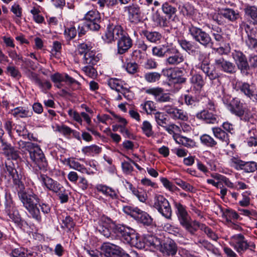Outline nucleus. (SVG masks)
Returning a JSON list of instances; mask_svg holds the SVG:
<instances>
[{"mask_svg":"<svg viewBox=\"0 0 257 257\" xmlns=\"http://www.w3.org/2000/svg\"><path fill=\"white\" fill-rule=\"evenodd\" d=\"M189 34L197 42L205 48L213 47L214 42L209 34L201 28L191 25L188 27Z\"/></svg>","mask_w":257,"mask_h":257,"instance_id":"obj_4","label":"nucleus"},{"mask_svg":"<svg viewBox=\"0 0 257 257\" xmlns=\"http://www.w3.org/2000/svg\"><path fill=\"white\" fill-rule=\"evenodd\" d=\"M176 213L181 226L189 232H192L197 225V221L192 220L188 214L186 207L179 202H174Z\"/></svg>","mask_w":257,"mask_h":257,"instance_id":"obj_3","label":"nucleus"},{"mask_svg":"<svg viewBox=\"0 0 257 257\" xmlns=\"http://www.w3.org/2000/svg\"><path fill=\"white\" fill-rule=\"evenodd\" d=\"M167 17V16L162 15L158 11H157L153 14L152 20L157 24V26L160 27H168L170 24L169 19H168Z\"/></svg>","mask_w":257,"mask_h":257,"instance_id":"obj_30","label":"nucleus"},{"mask_svg":"<svg viewBox=\"0 0 257 257\" xmlns=\"http://www.w3.org/2000/svg\"><path fill=\"white\" fill-rule=\"evenodd\" d=\"M121 249L119 246L110 243H104L101 246V250L105 257L117 256L119 253H121Z\"/></svg>","mask_w":257,"mask_h":257,"instance_id":"obj_24","label":"nucleus"},{"mask_svg":"<svg viewBox=\"0 0 257 257\" xmlns=\"http://www.w3.org/2000/svg\"><path fill=\"white\" fill-rule=\"evenodd\" d=\"M127 13L128 19L132 23L138 24L142 21L143 17L140 7L136 4H132L124 8Z\"/></svg>","mask_w":257,"mask_h":257,"instance_id":"obj_15","label":"nucleus"},{"mask_svg":"<svg viewBox=\"0 0 257 257\" xmlns=\"http://www.w3.org/2000/svg\"><path fill=\"white\" fill-rule=\"evenodd\" d=\"M142 129L143 133L148 137H151L154 135V132L153 131L152 129V125L151 123L147 120H145L143 122Z\"/></svg>","mask_w":257,"mask_h":257,"instance_id":"obj_56","label":"nucleus"},{"mask_svg":"<svg viewBox=\"0 0 257 257\" xmlns=\"http://www.w3.org/2000/svg\"><path fill=\"white\" fill-rule=\"evenodd\" d=\"M113 223L111 219L106 217H102L99 221V224L97 227L98 231L104 236L108 238L111 234L110 229H113L110 225Z\"/></svg>","mask_w":257,"mask_h":257,"instance_id":"obj_21","label":"nucleus"},{"mask_svg":"<svg viewBox=\"0 0 257 257\" xmlns=\"http://www.w3.org/2000/svg\"><path fill=\"white\" fill-rule=\"evenodd\" d=\"M240 29L244 30L246 36L244 38L242 36V39L244 41L246 45L249 49H254L257 48V39L255 38V31L250 26L245 22H242L240 25Z\"/></svg>","mask_w":257,"mask_h":257,"instance_id":"obj_9","label":"nucleus"},{"mask_svg":"<svg viewBox=\"0 0 257 257\" xmlns=\"http://www.w3.org/2000/svg\"><path fill=\"white\" fill-rule=\"evenodd\" d=\"M197 56L198 63L196 65V67L198 69H201L207 65H209L210 61L209 58L206 54L200 50H195V53Z\"/></svg>","mask_w":257,"mask_h":257,"instance_id":"obj_35","label":"nucleus"},{"mask_svg":"<svg viewBox=\"0 0 257 257\" xmlns=\"http://www.w3.org/2000/svg\"><path fill=\"white\" fill-rule=\"evenodd\" d=\"M233 167L237 170H243L247 173L253 172L257 170V163L255 162H244L238 159L233 158L230 160Z\"/></svg>","mask_w":257,"mask_h":257,"instance_id":"obj_13","label":"nucleus"},{"mask_svg":"<svg viewBox=\"0 0 257 257\" xmlns=\"http://www.w3.org/2000/svg\"><path fill=\"white\" fill-rule=\"evenodd\" d=\"M164 110L174 119L186 121L188 119L187 113L182 109L175 107L165 106Z\"/></svg>","mask_w":257,"mask_h":257,"instance_id":"obj_20","label":"nucleus"},{"mask_svg":"<svg viewBox=\"0 0 257 257\" xmlns=\"http://www.w3.org/2000/svg\"><path fill=\"white\" fill-rule=\"evenodd\" d=\"M190 82L197 91H200L205 83L203 76L200 74L193 75L190 78Z\"/></svg>","mask_w":257,"mask_h":257,"instance_id":"obj_37","label":"nucleus"},{"mask_svg":"<svg viewBox=\"0 0 257 257\" xmlns=\"http://www.w3.org/2000/svg\"><path fill=\"white\" fill-rule=\"evenodd\" d=\"M244 12L250 18L251 22L254 25H257V7L248 6L244 9Z\"/></svg>","mask_w":257,"mask_h":257,"instance_id":"obj_41","label":"nucleus"},{"mask_svg":"<svg viewBox=\"0 0 257 257\" xmlns=\"http://www.w3.org/2000/svg\"><path fill=\"white\" fill-rule=\"evenodd\" d=\"M153 207L161 215L168 219H170L172 211L168 200L161 195H156L154 198Z\"/></svg>","mask_w":257,"mask_h":257,"instance_id":"obj_5","label":"nucleus"},{"mask_svg":"<svg viewBox=\"0 0 257 257\" xmlns=\"http://www.w3.org/2000/svg\"><path fill=\"white\" fill-rule=\"evenodd\" d=\"M212 132L214 137L223 142L228 144L229 142V136L228 134L222 128L218 127H213Z\"/></svg>","mask_w":257,"mask_h":257,"instance_id":"obj_36","label":"nucleus"},{"mask_svg":"<svg viewBox=\"0 0 257 257\" xmlns=\"http://www.w3.org/2000/svg\"><path fill=\"white\" fill-rule=\"evenodd\" d=\"M28 249L19 247L13 249L10 253L12 257H26Z\"/></svg>","mask_w":257,"mask_h":257,"instance_id":"obj_60","label":"nucleus"},{"mask_svg":"<svg viewBox=\"0 0 257 257\" xmlns=\"http://www.w3.org/2000/svg\"><path fill=\"white\" fill-rule=\"evenodd\" d=\"M11 113L14 117L20 118L31 117L33 112L27 107H17L12 109Z\"/></svg>","mask_w":257,"mask_h":257,"instance_id":"obj_29","label":"nucleus"},{"mask_svg":"<svg viewBox=\"0 0 257 257\" xmlns=\"http://www.w3.org/2000/svg\"><path fill=\"white\" fill-rule=\"evenodd\" d=\"M99 54L93 51L86 53L83 57V63L88 65H94L99 61Z\"/></svg>","mask_w":257,"mask_h":257,"instance_id":"obj_34","label":"nucleus"},{"mask_svg":"<svg viewBox=\"0 0 257 257\" xmlns=\"http://www.w3.org/2000/svg\"><path fill=\"white\" fill-rule=\"evenodd\" d=\"M145 243L152 249H160L162 245V241L160 238L156 236H149L146 238Z\"/></svg>","mask_w":257,"mask_h":257,"instance_id":"obj_38","label":"nucleus"},{"mask_svg":"<svg viewBox=\"0 0 257 257\" xmlns=\"http://www.w3.org/2000/svg\"><path fill=\"white\" fill-rule=\"evenodd\" d=\"M154 118L159 126L165 127L167 124L168 119L167 116L164 112L157 111L154 113Z\"/></svg>","mask_w":257,"mask_h":257,"instance_id":"obj_44","label":"nucleus"},{"mask_svg":"<svg viewBox=\"0 0 257 257\" xmlns=\"http://www.w3.org/2000/svg\"><path fill=\"white\" fill-rule=\"evenodd\" d=\"M223 216L227 222H231V220H237L239 218V215L234 210L227 209L223 213Z\"/></svg>","mask_w":257,"mask_h":257,"instance_id":"obj_53","label":"nucleus"},{"mask_svg":"<svg viewBox=\"0 0 257 257\" xmlns=\"http://www.w3.org/2000/svg\"><path fill=\"white\" fill-rule=\"evenodd\" d=\"M200 69L205 73L206 76L208 77L210 80L214 79L219 75L214 68L211 69L210 63Z\"/></svg>","mask_w":257,"mask_h":257,"instance_id":"obj_47","label":"nucleus"},{"mask_svg":"<svg viewBox=\"0 0 257 257\" xmlns=\"http://www.w3.org/2000/svg\"><path fill=\"white\" fill-rule=\"evenodd\" d=\"M110 226L113 228L114 232L121 238L128 231V227L123 225H116L115 223H111Z\"/></svg>","mask_w":257,"mask_h":257,"instance_id":"obj_49","label":"nucleus"},{"mask_svg":"<svg viewBox=\"0 0 257 257\" xmlns=\"http://www.w3.org/2000/svg\"><path fill=\"white\" fill-rule=\"evenodd\" d=\"M146 93L152 95L156 101L158 102H172L173 99L171 98L170 94L164 93V89L161 87H153L146 90Z\"/></svg>","mask_w":257,"mask_h":257,"instance_id":"obj_12","label":"nucleus"},{"mask_svg":"<svg viewBox=\"0 0 257 257\" xmlns=\"http://www.w3.org/2000/svg\"><path fill=\"white\" fill-rule=\"evenodd\" d=\"M18 144L19 149H24L29 152L30 159L39 170L44 172L47 170L48 162L42 151L37 145L23 141H19Z\"/></svg>","mask_w":257,"mask_h":257,"instance_id":"obj_2","label":"nucleus"},{"mask_svg":"<svg viewBox=\"0 0 257 257\" xmlns=\"http://www.w3.org/2000/svg\"><path fill=\"white\" fill-rule=\"evenodd\" d=\"M124 32L119 25H109L103 39L106 42L109 43L114 40H118Z\"/></svg>","mask_w":257,"mask_h":257,"instance_id":"obj_11","label":"nucleus"},{"mask_svg":"<svg viewBox=\"0 0 257 257\" xmlns=\"http://www.w3.org/2000/svg\"><path fill=\"white\" fill-rule=\"evenodd\" d=\"M86 27L93 31H98L101 26V18L100 14L96 10L88 11L84 18Z\"/></svg>","mask_w":257,"mask_h":257,"instance_id":"obj_7","label":"nucleus"},{"mask_svg":"<svg viewBox=\"0 0 257 257\" xmlns=\"http://www.w3.org/2000/svg\"><path fill=\"white\" fill-rule=\"evenodd\" d=\"M96 188L97 191L102 193L106 196H109L112 199H116L118 197L116 190L106 185L99 184L96 186Z\"/></svg>","mask_w":257,"mask_h":257,"instance_id":"obj_32","label":"nucleus"},{"mask_svg":"<svg viewBox=\"0 0 257 257\" xmlns=\"http://www.w3.org/2000/svg\"><path fill=\"white\" fill-rule=\"evenodd\" d=\"M239 89L247 97L250 99H257V93L253 85L247 82H239Z\"/></svg>","mask_w":257,"mask_h":257,"instance_id":"obj_25","label":"nucleus"},{"mask_svg":"<svg viewBox=\"0 0 257 257\" xmlns=\"http://www.w3.org/2000/svg\"><path fill=\"white\" fill-rule=\"evenodd\" d=\"M221 15L223 16L225 20L228 22H235L240 18L239 12L231 8L222 9Z\"/></svg>","mask_w":257,"mask_h":257,"instance_id":"obj_26","label":"nucleus"},{"mask_svg":"<svg viewBox=\"0 0 257 257\" xmlns=\"http://www.w3.org/2000/svg\"><path fill=\"white\" fill-rule=\"evenodd\" d=\"M67 165L69 166L71 169L83 172L86 170L83 165H81L79 162L75 160V159L71 157L65 159L64 160Z\"/></svg>","mask_w":257,"mask_h":257,"instance_id":"obj_39","label":"nucleus"},{"mask_svg":"<svg viewBox=\"0 0 257 257\" xmlns=\"http://www.w3.org/2000/svg\"><path fill=\"white\" fill-rule=\"evenodd\" d=\"M108 85L112 89L115 90L118 92L122 94L125 97L126 92H128L127 89H125L122 86L120 81L116 78H111L108 81Z\"/></svg>","mask_w":257,"mask_h":257,"instance_id":"obj_33","label":"nucleus"},{"mask_svg":"<svg viewBox=\"0 0 257 257\" xmlns=\"http://www.w3.org/2000/svg\"><path fill=\"white\" fill-rule=\"evenodd\" d=\"M159 250L167 255L174 256L177 251V246L174 240L167 239L162 244Z\"/></svg>","mask_w":257,"mask_h":257,"instance_id":"obj_22","label":"nucleus"},{"mask_svg":"<svg viewBox=\"0 0 257 257\" xmlns=\"http://www.w3.org/2000/svg\"><path fill=\"white\" fill-rule=\"evenodd\" d=\"M211 34L215 41L216 42L215 43L216 45H220L223 42L224 40L223 37L222 36V31L221 28L218 27L212 28ZM214 45L215 44L214 43Z\"/></svg>","mask_w":257,"mask_h":257,"instance_id":"obj_48","label":"nucleus"},{"mask_svg":"<svg viewBox=\"0 0 257 257\" xmlns=\"http://www.w3.org/2000/svg\"><path fill=\"white\" fill-rule=\"evenodd\" d=\"M133 41L128 35L124 33L117 40L118 53L122 54L125 53L132 46Z\"/></svg>","mask_w":257,"mask_h":257,"instance_id":"obj_19","label":"nucleus"},{"mask_svg":"<svg viewBox=\"0 0 257 257\" xmlns=\"http://www.w3.org/2000/svg\"><path fill=\"white\" fill-rule=\"evenodd\" d=\"M214 65L217 68L225 73L233 74L235 72V65L233 63L225 60L222 57L215 58Z\"/></svg>","mask_w":257,"mask_h":257,"instance_id":"obj_18","label":"nucleus"},{"mask_svg":"<svg viewBox=\"0 0 257 257\" xmlns=\"http://www.w3.org/2000/svg\"><path fill=\"white\" fill-rule=\"evenodd\" d=\"M160 180L164 186L170 191L174 192L179 190L178 188L169 181L166 178H162Z\"/></svg>","mask_w":257,"mask_h":257,"instance_id":"obj_63","label":"nucleus"},{"mask_svg":"<svg viewBox=\"0 0 257 257\" xmlns=\"http://www.w3.org/2000/svg\"><path fill=\"white\" fill-rule=\"evenodd\" d=\"M177 143L182 145L187 148L195 146V142L192 139L183 136H178L175 139Z\"/></svg>","mask_w":257,"mask_h":257,"instance_id":"obj_46","label":"nucleus"},{"mask_svg":"<svg viewBox=\"0 0 257 257\" xmlns=\"http://www.w3.org/2000/svg\"><path fill=\"white\" fill-rule=\"evenodd\" d=\"M0 153L7 157L9 160H17L20 158L19 151L6 142H2L0 145Z\"/></svg>","mask_w":257,"mask_h":257,"instance_id":"obj_17","label":"nucleus"},{"mask_svg":"<svg viewBox=\"0 0 257 257\" xmlns=\"http://www.w3.org/2000/svg\"><path fill=\"white\" fill-rule=\"evenodd\" d=\"M200 141L202 144L209 147H214L217 145L214 139L207 134H204L200 137Z\"/></svg>","mask_w":257,"mask_h":257,"instance_id":"obj_52","label":"nucleus"},{"mask_svg":"<svg viewBox=\"0 0 257 257\" xmlns=\"http://www.w3.org/2000/svg\"><path fill=\"white\" fill-rule=\"evenodd\" d=\"M184 101L186 105L191 107L196 106L199 101V98L197 96H193L189 94L184 95Z\"/></svg>","mask_w":257,"mask_h":257,"instance_id":"obj_55","label":"nucleus"},{"mask_svg":"<svg viewBox=\"0 0 257 257\" xmlns=\"http://www.w3.org/2000/svg\"><path fill=\"white\" fill-rule=\"evenodd\" d=\"M6 173L12 178L14 187L23 206L34 218L39 220V212L36 206L39 202L38 196L32 191H26L25 185L22 181L23 174L21 169L10 160L6 163Z\"/></svg>","mask_w":257,"mask_h":257,"instance_id":"obj_1","label":"nucleus"},{"mask_svg":"<svg viewBox=\"0 0 257 257\" xmlns=\"http://www.w3.org/2000/svg\"><path fill=\"white\" fill-rule=\"evenodd\" d=\"M167 55L168 57L166 60L167 65L176 66L184 61V57L176 48L173 46L167 47Z\"/></svg>","mask_w":257,"mask_h":257,"instance_id":"obj_10","label":"nucleus"},{"mask_svg":"<svg viewBox=\"0 0 257 257\" xmlns=\"http://www.w3.org/2000/svg\"><path fill=\"white\" fill-rule=\"evenodd\" d=\"M91 65L85 66L82 68V70L88 77L94 78L97 76V71Z\"/></svg>","mask_w":257,"mask_h":257,"instance_id":"obj_61","label":"nucleus"},{"mask_svg":"<svg viewBox=\"0 0 257 257\" xmlns=\"http://www.w3.org/2000/svg\"><path fill=\"white\" fill-rule=\"evenodd\" d=\"M144 36L151 43H157L159 42L162 38L161 34L156 31H145L143 32Z\"/></svg>","mask_w":257,"mask_h":257,"instance_id":"obj_40","label":"nucleus"},{"mask_svg":"<svg viewBox=\"0 0 257 257\" xmlns=\"http://www.w3.org/2000/svg\"><path fill=\"white\" fill-rule=\"evenodd\" d=\"M226 79V78L225 76L219 75L214 79L210 80L211 87L218 92L223 93L224 91V81Z\"/></svg>","mask_w":257,"mask_h":257,"instance_id":"obj_31","label":"nucleus"},{"mask_svg":"<svg viewBox=\"0 0 257 257\" xmlns=\"http://www.w3.org/2000/svg\"><path fill=\"white\" fill-rule=\"evenodd\" d=\"M178 43L181 48L189 54H193L196 49L199 46L194 42L181 38L178 40Z\"/></svg>","mask_w":257,"mask_h":257,"instance_id":"obj_28","label":"nucleus"},{"mask_svg":"<svg viewBox=\"0 0 257 257\" xmlns=\"http://www.w3.org/2000/svg\"><path fill=\"white\" fill-rule=\"evenodd\" d=\"M169 46L167 45L165 46H163V47H155L152 49V52L153 55L157 56L158 57H163L166 54H167V47Z\"/></svg>","mask_w":257,"mask_h":257,"instance_id":"obj_62","label":"nucleus"},{"mask_svg":"<svg viewBox=\"0 0 257 257\" xmlns=\"http://www.w3.org/2000/svg\"><path fill=\"white\" fill-rule=\"evenodd\" d=\"M226 106L232 114L239 117L248 114L250 112L246 105L236 97L233 98Z\"/></svg>","mask_w":257,"mask_h":257,"instance_id":"obj_6","label":"nucleus"},{"mask_svg":"<svg viewBox=\"0 0 257 257\" xmlns=\"http://www.w3.org/2000/svg\"><path fill=\"white\" fill-rule=\"evenodd\" d=\"M38 198L39 199V203H38L36 204V206H37V208L39 210L40 219L38 220L36 218H34L32 216V215L29 212V213L30 214V216L31 217H32L33 219H35L36 220H37L38 222H40L41 221V220H42V217H41V213H40V212L39 208L38 207V204L39 205V206L41 208V210L42 212L44 214H48V213H49L50 211H51V207H50V206L48 204H47V203H40V198L39 197H38Z\"/></svg>","mask_w":257,"mask_h":257,"instance_id":"obj_50","label":"nucleus"},{"mask_svg":"<svg viewBox=\"0 0 257 257\" xmlns=\"http://www.w3.org/2000/svg\"><path fill=\"white\" fill-rule=\"evenodd\" d=\"M182 73V70H178L174 71L171 74V78L174 80L175 83H183L186 81V79L181 75Z\"/></svg>","mask_w":257,"mask_h":257,"instance_id":"obj_54","label":"nucleus"},{"mask_svg":"<svg viewBox=\"0 0 257 257\" xmlns=\"http://www.w3.org/2000/svg\"><path fill=\"white\" fill-rule=\"evenodd\" d=\"M128 231L122 236L121 239L126 243L137 247H142L141 243L139 242L138 235L135 233L133 229L128 227Z\"/></svg>","mask_w":257,"mask_h":257,"instance_id":"obj_23","label":"nucleus"},{"mask_svg":"<svg viewBox=\"0 0 257 257\" xmlns=\"http://www.w3.org/2000/svg\"><path fill=\"white\" fill-rule=\"evenodd\" d=\"M82 151L84 154L94 153L95 154H98L101 151V149L98 146L93 145L84 147L82 149Z\"/></svg>","mask_w":257,"mask_h":257,"instance_id":"obj_59","label":"nucleus"},{"mask_svg":"<svg viewBox=\"0 0 257 257\" xmlns=\"http://www.w3.org/2000/svg\"><path fill=\"white\" fill-rule=\"evenodd\" d=\"M63 224L61 225V227L63 228H67L69 231L72 228H73L75 226V223L72 217L70 216H66L65 218L62 220Z\"/></svg>","mask_w":257,"mask_h":257,"instance_id":"obj_58","label":"nucleus"},{"mask_svg":"<svg viewBox=\"0 0 257 257\" xmlns=\"http://www.w3.org/2000/svg\"><path fill=\"white\" fill-rule=\"evenodd\" d=\"M247 242L242 234H238L232 236L230 244L241 255L247 250Z\"/></svg>","mask_w":257,"mask_h":257,"instance_id":"obj_14","label":"nucleus"},{"mask_svg":"<svg viewBox=\"0 0 257 257\" xmlns=\"http://www.w3.org/2000/svg\"><path fill=\"white\" fill-rule=\"evenodd\" d=\"M10 201L8 199V197H6V208L8 211H9V214L10 217L15 222H18L20 221V215L19 214L18 211H14L13 213H11V208L12 207V205L13 204L12 201L11 200V197L9 196Z\"/></svg>","mask_w":257,"mask_h":257,"instance_id":"obj_45","label":"nucleus"},{"mask_svg":"<svg viewBox=\"0 0 257 257\" xmlns=\"http://www.w3.org/2000/svg\"><path fill=\"white\" fill-rule=\"evenodd\" d=\"M161 74L157 72H148L145 74L144 78L148 82L154 83L159 81L161 78Z\"/></svg>","mask_w":257,"mask_h":257,"instance_id":"obj_51","label":"nucleus"},{"mask_svg":"<svg viewBox=\"0 0 257 257\" xmlns=\"http://www.w3.org/2000/svg\"><path fill=\"white\" fill-rule=\"evenodd\" d=\"M196 116L198 119L203 120L206 123L214 124L217 122L216 115L206 109L197 113Z\"/></svg>","mask_w":257,"mask_h":257,"instance_id":"obj_27","label":"nucleus"},{"mask_svg":"<svg viewBox=\"0 0 257 257\" xmlns=\"http://www.w3.org/2000/svg\"><path fill=\"white\" fill-rule=\"evenodd\" d=\"M237 66L244 75L247 76L248 75L250 66L246 58L240 62Z\"/></svg>","mask_w":257,"mask_h":257,"instance_id":"obj_57","label":"nucleus"},{"mask_svg":"<svg viewBox=\"0 0 257 257\" xmlns=\"http://www.w3.org/2000/svg\"><path fill=\"white\" fill-rule=\"evenodd\" d=\"M134 195L136 196L140 201L145 202L148 198L147 194L146 191L142 188H138L137 191H134Z\"/></svg>","mask_w":257,"mask_h":257,"instance_id":"obj_64","label":"nucleus"},{"mask_svg":"<svg viewBox=\"0 0 257 257\" xmlns=\"http://www.w3.org/2000/svg\"><path fill=\"white\" fill-rule=\"evenodd\" d=\"M162 10L169 19H171L177 11L176 8L170 3H164L162 6Z\"/></svg>","mask_w":257,"mask_h":257,"instance_id":"obj_42","label":"nucleus"},{"mask_svg":"<svg viewBox=\"0 0 257 257\" xmlns=\"http://www.w3.org/2000/svg\"><path fill=\"white\" fill-rule=\"evenodd\" d=\"M96 2L100 10L105 7L108 9L112 8L118 4L117 0H92Z\"/></svg>","mask_w":257,"mask_h":257,"instance_id":"obj_43","label":"nucleus"},{"mask_svg":"<svg viewBox=\"0 0 257 257\" xmlns=\"http://www.w3.org/2000/svg\"><path fill=\"white\" fill-rule=\"evenodd\" d=\"M38 179L41 183L42 186H44L50 191L57 193L62 188V186L60 183L46 175L40 174L38 177Z\"/></svg>","mask_w":257,"mask_h":257,"instance_id":"obj_16","label":"nucleus"},{"mask_svg":"<svg viewBox=\"0 0 257 257\" xmlns=\"http://www.w3.org/2000/svg\"><path fill=\"white\" fill-rule=\"evenodd\" d=\"M125 212L130 213L128 210L130 208L128 207H125L123 209ZM132 216L137 221L142 223L146 226H150L153 223V218L152 217L146 212L141 210V209L136 208L130 212Z\"/></svg>","mask_w":257,"mask_h":257,"instance_id":"obj_8","label":"nucleus"}]
</instances>
